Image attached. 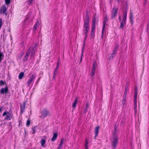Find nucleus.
<instances>
[{
    "instance_id": "f257e3e1",
    "label": "nucleus",
    "mask_w": 149,
    "mask_h": 149,
    "mask_svg": "<svg viewBox=\"0 0 149 149\" xmlns=\"http://www.w3.org/2000/svg\"><path fill=\"white\" fill-rule=\"evenodd\" d=\"M89 16L87 13L84 20V24L83 27L84 28V32L85 33V36L84 41L83 45L82 48V49H84V47L85 45V41L87 36V33L88 32L89 29Z\"/></svg>"
},
{
    "instance_id": "f03ea898",
    "label": "nucleus",
    "mask_w": 149,
    "mask_h": 149,
    "mask_svg": "<svg viewBox=\"0 0 149 149\" xmlns=\"http://www.w3.org/2000/svg\"><path fill=\"white\" fill-rule=\"evenodd\" d=\"M118 11V8L116 6L113 8L111 15V19L115 18L116 17Z\"/></svg>"
},
{
    "instance_id": "7ed1b4c3",
    "label": "nucleus",
    "mask_w": 149,
    "mask_h": 149,
    "mask_svg": "<svg viewBox=\"0 0 149 149\" xmlns=\"http://www.w3.org/2000/svg\"><path fill=\"white\" fill-rule=\"evenodd\" d=\"M118 140V137L117 135H114L113 136V140L111 141L112 146L115 148L117 146Z\"/></svg>"
},
{
    "instance_id": "20e7f679",
    "label": "nucleus",
    "mask_w": 149,
    "mask_h": 149,
    "mask_svg": "<svg viewBox=\"0 0 149 149\" xmlns=\"http://www.w3.org/2000/svg\"><path fill=\"white\" fill-rule=\"evenodd\" d=\"M108 21V19L107 17V16L106 15L104 16V17L103 18V26L102 28V34L101 36V37L102 38H103V35L104 32V29L105 28V25L106 24V22Z\"/></svg>"
},
{
    "instance_id": "39448f33",
    "label": "nucleus",
    "mask_w": 149,
    "mask_h": 149,
    "mask_svg": "<svg viewBox=\"0 0 149 149\" xmlns=\"http://www.w3.org/2000/svg\"><path fill=\"white\" fill-rule=\"evenodd\" d=\"M97 66V64L95 61L93 62L92 69L91 71V75L92 77H93L95 74L96 67Z\"/></svg>"
},
{
    "instance_id": "423d86ee",
    "label": "nucleus",
    "mask_w": 149,
    "mask_h": 149,
    "mask_svg": "<svg viewBox=\"0 0 149 149\" xmlns=\"http://www.w3.org/2000/svg\"><path fill=\"white\" fill-rule=\"evenodd\" d=\"M3 116H6L5 119L10 120L12 117L11 115L8 112H4L3 114Z\"/></svg>"
},
{
    "instance_id": "0eeeda50",
    "label": "nucleus",
    "mask_w": 149,
    "mask_h": 149,
    "mask_svg": "<svg viewBox=\"0 0 149 149\" xmlns=\"http://www.w3.org/2000/svg\"><path fill=\"white\" fill-rule=\"evenodd\" d=\"M96 22V19L95 17L94 18V19L92 21V29L91 32V35H93L94 33V31L95 28V24Z\"/></svg>"
},
{
    "instance_id": "6e6552de",
    "label": "nucleus",
    "mask_w": 149,
    "mask_h": 149,
    "mask_svg": "<svg viewBox=\"0 0 149 149\" xmlns=\"http://www.w3.org/2000/svg\"><path fill=\"white\" fill-rule=\"evenodd\" d=\"M35 79V76L34 75H32L30 76L29 77V79L28 81L27 85L28 86H29L32 82Z\"/></svg>"
},
{
    "instance_id": "1a4fd4ad",
    "label": "nucleus",
    "mask_w": 149,
    "mask_h": 149,
    "mask_svg": "<svg viewBox=\"0 0 149 149\" xmlns=\"http://www.w3.org/2000/svg\"><path fill=\"white\" fill-rule=\"evenodd\" d=\"M8 91V88L7 87L4 88H2L0 90V93L1 94H4V93H6Z\"/></svg>"
},
{
    "instance_id": "9d476101",
    "label": "nucleus",
    "mask_w": 149,
    "mask_h": 149,
    "mask_svg": "<svg viewBox=\"0 0 149 149\" xmlns=\"http://www.w3.org/2000/svg\"><path fill=\"white\" fill-rule=\"evenodd\" d=\"M7 10V8L5 6L3 5L1 9V12L3 14H5L6 13V11Z\"/></svg>"
},
{
    "instance_id": "9b49d317",
    "label": "nucleus",
    "mask_w": 149,
    "mask_h": 149,
    "mask_svg": "<svg viewBox=\"0 0 149 149\" xmlns=\"http://www.w3.org/2000/svg\"><path fill=\"white\" fill-rule=\"evenodd\" d=\"M25 102H24L22 104L20 105L21 112H22L24 111L25 107Z\"/></svg>"
},
{
    "instance_id": "f8f14e48",
    "label": "nucleus",
    "mask_w": 149,
    "mask_h": 149,
    "mask_svg": "<svg viewBox=\"0 0 149 149\" xmlns=\"http://www.w3.org/2000/svg\"><path fill=\"white\" fill-rule=\"evenodd\" d=\"M127 15V10H125L124 11L123 14V19L122 21L123 22H125V21L126 19V17Z\"/></svg>"
},
{
    "instance_id": "ddd939ff",
    "label": "nucleus",
    "mask_w": 149,
    "mask_h": 149,
    "mask_svg": "<svg viewBox=\"0 0 149 149\" xmlns=\"http://www.w3.org/2000/svg\"><path fill=\"white\" fill-rule=\"evenodd\" d=\"M135 91L134 94V101H137V88L136 86H135Z\"/></svg>"
},
{
    "instance_id": "4468645a",
    "label": "nucleus",
    "mask_w": 149,
    "mask_h": 149,
    "mask_svg": "<svg viewBox=\"0 0 149 149\" xmlns=\"http://www.w3.org/2000/svg\"><path fill=\"white\" fill-rule=\"evenodd\" d=\"M42 114L45 117L46 116L49 114V112L46 110H44L42 112Z\"/></svg>"
},
{
    "instance_id": "2eb2a0df",
    "label": "nucleus",
    "mask_w": 149,
    "mask_h": 149,
    "mask_svg": "<svg viewBox=\"0 0 149 149\" xmlns=\"http://www.w3.org/2000/svg\"><path fill=\"white\" fill-rule=\"evenodd\" d=\"M134 111L135 113H136L137 112V101H134Z\"/></svg>"
},
{
    "instance_id": "dca6fc26",
    "label": "nucleus",
    "mask_w": 149,
    "mask_h": 149,
    "mask_svg": "<svg viewBox=\"0 0 149 149\" xmlns=\"http://www.w3.org/2000/svg\"><path fill=\"white\" fill-rule=\"evenodd\" d=\"M57 136V134L56 133H54L53 134V136L51 140L52 141H55L56 139V138Z\"/></svg>"
},
{
    "instance_id": "f3484780",
    "label": "nucleus",
    "mask_w": 149,
    "mask_h": 149,
    "mask_svg": "<svg viewBox=\"0 0 149 149\" xmlns=\"http://www.w3.org/2000/svg\"><path fill=\"white\" fill-rule=\"evenodd\" d=\"M29 49L31 50V56H33L35 53V50L34 48H30Z\"/></svg>"
},
{
    "instance_id": "a211bd4d",
    "label": "nucleus",
    "mask_w": 149,
    "mask_h": 149,
    "mask_svg": "<svg viewBox=\"0 0 149 149\" xmlns=\"http://www.w3.org/2000/svg\"><path fill=\"white\" fill-rule=\"evenodd\" d=\"M130 20L132 24L133 22V16L132 15V11H131L130 12Z\"/></svg>"
},
{
    "instance_id": "6ab92c4d",
    "label": "nucleus",
    "mask_w": 149,
    "mask_h": 149,
    "mask_svg": "<svg viewBox=\"0 0 149 149\" xmlns=\"http://www.w3.org/2000/svg\"><path fill=\"white\" fill-rule=\"evenodd\" d=\"M24 75V73L23 72H21L19 74L18 76L19 79H22Z\"/></svg>"
},
{
    "instance_id": "aec40b11",
    "label": "nucleus",
    "mask_w": 149,
    "mask_h": 149,
    "mask_svg": "<svg viewBox=\"0 0 149 149\" xmlns=\"http://www.w3.org/2000/svg\"><path fill=\"white\" fill-rule=\"evenodd\" d=\"M77 97H76L75 98V100L74 102H73L72 104V107L73 108H75L76 107V105L77 103Z\"/></svg>"
},
{
    "instance_id": "412c9836",
    "label": "nucleus",
    "mask_w": 149,
    "mask_h": 149,
    "mask_svg": "<svg viewBox=\"0 0 149 149\" xmlns=\"http://www.w3.org/2000/svg\"><path fill=\"white\" fill-rule=\"evenodd\" d=\"M64 140L63 139H62L60 141V143L58 147V149H60L62 148V145L63 142Z\"/></svg>"
},
{
    "instance_id": "4be33fe9",
    "label": "nucleus",
    "mask_w": 149,
    "mask_h": 149,
    "mask_svg": "<svg viewBox=\"0 0 149 149\" xmlns=\"http://www.w3.org/2000/svg\"><path fill=\"white\" fill-rule=\"evenodd\" d=\"M99 127L98 126L96 127L95 129V136H97L98 135V133Z\"/></svg>"
},
{
    "instance_id": "5701e85b",
    "label": "nucleus",
    "mask_w": 149,
    "mask_h": 149,
    "mask_svg": "<svg viewBox=\"0 0 149 149\" xmlns=\"http://www.w3.org/2000/svg\"><path fill=\"white\" fill-rule=\"evenodd\" d=\"M114 132L113 134V136L116 135L117 133L118 132V130H117V126L116 125H115L114 127Z\"/></svg>"
},
{
    "instance_id": "b1692460",
    "label": "nucleus",
    "mask_w": 149,
    "mask_h": 149,
    "mask_svg": "<svg viewBox=\"0 0 149 149\" xmlns=\"http://www.w3.org/2000/svg\"><path fill=\"white\" fill-rule=\"evenodd\" d=\"M46 141L44 139H42L40 141V143L41 144V146H43L45 143Z\"/></svg>"
},
{
    "instance_id": "393cba45",
    "label": "nucleus",
    "mask_w": 149,
    "mask_h": 149,
    "mask_svg": "<svg viewBox=\"0 0 149 149\" xmlns=\"http://www.w3.org/2000/svg\"><path fill=\"white\" fill-rule=\"evenodd\" d=\"M39 22L38 21L36 22L33 28L34 31H35L37 28V26L39 24Z\"/></svg>"
},
{
    "instance_id": "a878e982",
    "label": "nucleus",
    "mask_w": 149,
    "mask_h": 149,
    "mask_svg": "<svg viewBox=\"0 0 149 149\" xmlns=\"http://www.w3.org/2000/svg\"><path fill=\"white\" fill-rule=\"evenodd\" d=\"M118 47L117 45L114 48L113 53L114 54H116V53L118 49Z\"/></svg>"
},
{
    "instance_id": "bb28decb",
    "label": "nucleus",
    "mask_w": 149,
    "mask_h": 149,
    "mask_svg": "<svg viewBox=\"0 0 149 149\" xmlns=\"http://www.w3.org/2000/svg\"><path fill=\"white\" fill-rule=\"evenodd\" d=\"M89 107V105L88 103L86 104V106L84 110V113H86L87 111L88 108Z\"/></svg>"
},
{
    "instance_id": "cd10ccee",
    "label": "nucleus",
    "mask_w": 149,
    "mask_h": 149,
    "mask_svg": "<svg viewBox=\"0 0 149 149\" xmlns=\"http://www.w3.org/2000/svg\"><path fill=\"white\" fill-rule=\"evenodd\" d=\"M88 142V140H87V139H86L85 141V146L86 149H88L87 147V144Z\"/></svg>"
},
{
    "instance_id": "c85d7f7f",
    "label": "nucleus",
    "mask_w": 149,
    "mask_h": 149,
    "mask_svg": "<svg viewBox=\"0 0 149 149\" xmlns=\"http://www.w3.org/2000/svg\"><path fill=\"white\" fill-rule=\"evenodd\" d=\"M126 96H123V99L122 101V102L123 103V104H124L125 103V102L126 101Z\"/></svg>"
},
{
    "instance_id": "c756f323",
    "label": "nucleus",
    "mask_w": 149,
    "mask_h": 149,
    "mask_svg": "<svg viewBox=\"0 0 149 149\" xmlns=\"http://www.w3.org/2000/svg\"><path fill=\"white\" fill-rule=\"evenodd\" d=\"M84 50V49H82L81 53V55L80 60V61H79L80 62H81V61H82V56H83V53Z\"/></svg>"
},
{
    "instance_id": "7c9ffc66",
    "label": "nucleus",
    "mask_w": 149,
    "mask_h": 149,
    "mask_svg": "<svg viewBox=\"0 0 149 149\" xmlns=\"http://www.w3.org/2000/svg\"><path fill=\"white\" fill-rule=\"evenodd\" d=\"M125 22H123V21H122V22L120 23V26L119 27V28L120 29H122L123 28L124 26L123 25V24L124 23H125Z\"/></svg>"
},
{
    "instance_id": "2f4dec72",
    "label": "nucleus",
    "mask_w": 149,
    "mask_h": 149,
    "mask_svg": "<svg viewBox=\"0 0 149 149\" xmlns=\"http://www.w3.org/2000/svg\"><path fill=\"white\" fill-rule=\"evenodd\" d=\"M10 1L11 0H5L6 4L7 5L9 4L10 3Z\"/></svg>"
},
{
    "instance_id": "473e14b6",
    "label": "nucleus",
    "mask_w": 149,
    "mask_h": 149,
    "mask_svg": "<svg viewBox=\"0 0 149 149\" xmlns=\"http://www.w3.org/2000/svg\"><path fill=\"white\" fill-rule=\"evenodd\" d=\"M4 57L3 54V53H1L0 54V62H1L2 58H3Z\"/></svg>"
},
{
    "instance_id": "72a5a7b5",
    "label": "nucleus",
    "mask_w": 149,
    "mask_h": 149,
    "mask_svg": "<svg viewBox=\"0 0 149 149\" xmlns=\"http://www.w3.org/2000/svg\"><path fill=\"white\" fill-rule=\"evenodd\" d=\"M127 87L126 86V87L125 88V92H124V96H126L127 94Z\"/></svg>"
},
{
    "instance_id": "f704fd0d",
    "label": "nucleus",
    "mask_w": 149,
    "mask_h": 149,
    "mask_svg": "<svg viewBox=\"0 0 149 149\" xmlns=\"http://www.w3.org/2000/svg\"><path fill=\"white\" fill-rule=\"evenodd\" d=\"M6 83L5 81H3L2 80L0 81V86H2Z\"/></svg>"
},
{
    "instance_id": "c9c22d12",
    "label": "nucleus",
    "mask_w": 149,
    "mask_h": 149,
    "mask_svg": "<svg viewBox=\"0 0 149 149\" xmlns=\"http://www.w3.org/2000/svg\"><path fill=\"white\" fill-rule=\"evenodd\" d=\"M31 52V50L28 49L26 52V55L28 56L29 54H30Z\"/></svg>"
},
{
    "instance_id": "e433bc0d",
    "label": "nucleus",
    "mask_w": 149,
    "mask_h": 149,
    "mask_svg": "<svg viewBox=\"0 0 149 149\" xmlns=\"http://www.w3.org/2000/svg\"><path fill=\"white\" fill-rule=\"evenodd\" d=\"M28 56L25 55L23 58V60L24 61H26L28 58Z\"/></svg>"
},
{
    "instance_id": "4c0bfd02",
    "label": "nucleus",
    "mask_w": 149,
    "mask_h": 149,
    "mask_svg": "<svg viewBox=\"0 0 149 149\" xmlns=\"http://www.w3.org/2000/svg\"><path fill=\"white\" fill-rule=\"evenodd\" d=\"M32 130L33 131L32 134H33L36 132L35 127H33L32 128Z\"/></svg>"
},
{
    "instance_id": "58836bf2",
    "label": "nucleus",
    "mask_w": 149,
    "mask_h": 149,
    "mask_svg": "<svg viewBox=\"0 0 149 149\" xmlns=\"http://www.w3.org/2000/svg\"><path fill=\"white\" fill-rule=\"evenodd\" d=\"M30 121L29 120H27L26 123V125L27 126H28L30 124Z\"/></svg>"
},
{
    "instance_id": "ea45409f",
    "label": "nucleus",
    "mask_w": 149,
    "mask_h": 149,
    "mask_svg": "<svg viewBox=\"0 0 149 149\" xmlns=\"http://www.w3.org/2000/svg\"><path fill=\"white\" fill-rule=\"evenodd\" d=\"M58 66H56V68L55 69L54 71V73H56V72H57V70H58Z\"/></svg>"
},
{
    "instance_id": "a19ab883",
    "label": "nucleus",
    "mask_w": 149,
    "mask_h": 149,
    "mask_svg": "<svg viewBox=\"0 0 149 149\" xmlns=\"http://www.w3.org/2000/svg\"><path fill=\"white\" fill-rule=\"evenodd\" d=\"M33 0H29L28 1L29 2V4L31 5L32 3V1Z\"/></svg>"
},
{
    "instance_id": "79ce46f5",
    "label": "nucleus",
    "mask_w": 149,
    "mask_h": 149,
    "mask_svg": "<svg viewBox=\"0 0 149 149\" xmlns=\"http://www.w3.org/2000/svg\"><path fill=\"white\" fill-rule=\"evenodd\" d=\"M114 54H113V53H112L110 57L111 58H112L113 57V55Z\"/></svg>"
},
{
    "instance_id": "37998d69",
    "label": "nucleus",
    "mask_w": 149,
    "mask_h": 149,
    "mask_svg": "<svg viewBox=\"0 0 149 149\" xmlns=\"http://www.w3.org/2000/svg\"><path fill=\"white\" fill-rule=\"evenodd\" d=\"M56 75V73H54V75H53V79H54L55 78V76Z\"/></svg>"
},
{
    "instance_id": "c03bdc74",
    "label": "nucleus",
    "mask_w": 149,
    "mask_h": 149,
    "mask_svg": "<svg viewBox=\"0 0 149 149\" xmlns=\"http://www.w3.org/2000/svg\"><path fill=\"white\" fill-rule=\"evenodd\" d=\"M59 58H58V61L57 63V66H58V67L59 66Z\"/></svg>"
},
{
    "instance_id": "a18cd8bd",
    "label": "nucleus",
    "mask_w": 149,
    "mask_h": 149,
    "mask_svg": "<svg viewBox=\"0 0 149 149\" xmlns=\"http://www.w3.org/2000/svg\"><path fill=\"white\" fill-rule=\"evenodd\" d=\"M146 1L147 0H145V2L143 3V4L144 5H145L146 4Z\"/></svg>"
},
{
    "instance_id": "49530a36",
    "label": "nucleus",
    "mask_w": 149,
    "mask_h": 149,
    "mask_svg": "<svg viewBox=\"0 0 149 149\" xmlns=\"http://www.w3.org/2000/svg\"><path fill=\"white\" fill-rule=\"evenodd\" d=\"M94 37V36L93 34V35H91V38H93Z\"/></svg>"
},
{
    "instance_id": "de8ad7c7",
    "label": "nucleus",
    "mask_w": 149,
    "mask_h": 149,
    "mask_svg": "<svg viewBox=\"0 0 149 149\" xmlns=\"http://www.w3.org/2000/svg\"><path fill=\"white\" fill-rule=\"evenodd\" d=\"M24 54L23 53H22L21 54V57H22Z\"/></svg>"
},
{
    "instance_id": "09e8293b",
    "label": "nucleus",
    "mask_w": 149,
    "mask_h": 149,
    "mask_svg": "<svg viewBox=\"0 0 149 149\" xmlns=\"http://www.w3.org/2000/svg\"><path fill=\"white\" fill-rule=\"evenodd\" d=\"M2 110V107H1L0 108V112Z\"/></svg>"
},
{
    "instance_id": "8fccbe9b",
    "label": "nucleus",
    "mask_w": 149,
    "mask_h": 149,
    "mask_svg": "<svg viewBox=\"0 0 149 149\" xmlns=\"http://www.w3.org/2000/svg\"><path fill=\"white\" fill-rule=\"evenodd\" d=\"M117 1L118 2V3H119L120 2V0H117Z\"/></svg>"
},
{
    "instance_id": "3c124183",
    "label": "nucleus",
    "mask_w": 149,
    "mask_h": 149,
    "mask_svg": "<svg viewBox=\"0 0 149 149\" xmlns=\"http://www.w3.org/2000/svg\"><path fill=\"white\" fill-rule=\"evenodd\" d=\"M119 19L120 20L121 19H120V17H119Z\"/></svg>"
},
{
    "instance_id": "603ef678",
    "label": "nucleus",
    "mask_w": 149,
    "mask_h": 149,
    "mask_svg": "<svg viewBox=\"0 0 149 149\" xmlns=\"http://www.w3.org/2000/svg\"><path fill=\"white\" fill-rule=\"evenodd\" d=\"M27 18H26L25 19V20H24V21H25L26 20H27Z\"/></svg>"
},
{
    "instance_id": "864d4df0",
    "label": "nucleus",
    "mask_w": 149,
    "mask_h": 149,
    "mask_svg": "<svg viewBox=\"0 0 149 149\" xmlns=\"http://www.w3.org/2000/svg\"><path fill=\"white\" fill-rule=\"evenodd\" d=\"M96 136H95V137H94V139H96Z\"/></svg>"
},
{
    "instance_id": "5fc2aeb1",
    "label": "nucleus",
    "mask_w": 149,
    "mask_h": 149,
    "mask_svg": "<svg viewBox=\"0 0 149 149\" xmlns=\"http://www.w3.org/2000/svg\"><path fill=\"white\" fill-rule=\"evenodd\" d=\"M40 79V78H39L38 79V80H39V79Z\"/></svg>"
},
{
    "instance_id": "6e6d98bb",
    "label": "nucleus",
    "mask_w": 149,
    "mask_h": 149,
    "mask_svg": "<svg viewBox=\"0 0 149 149\" xmlns=\"http://www.w3.org/2000/svg\"><path fill=\"white\" fill-rule=\"evenodd\" d=\"M110 2H111V0H110Z\"/></svg>"
}]
</instances>
